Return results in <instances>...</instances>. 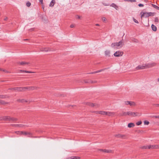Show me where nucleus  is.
<instances>
[{"label":"nucleus","mask_w":159,"mask_h":159,"mask_svg":"<svg viewBox=\"0 0 159 159\" xmlns=\"http://www.w3.org/2000/svg\"><path fill=\"white\" fill-rule=\"evenodd\" d=\"M124 45V40L122 39L118 42L113 43L111 47L113 48L118 49L121 48Z\"/></svg>","instance_id":"1"},{"label":"nucleus","mask_w":159,"mask_h":159,"mask_svg":"<svg viewBox=\"0 0 159 159\" xmlns=\"http://www.w3.org/2000/svg\"><path fill=\"white\" fill-rule=\"evenodd\" d=\"M32 87H18L12 88L11 89H13L17 91H25L26 89H29V90L33 89Z\"/></svg>","instance_id":"2"},{"label":"nucleus","mask_w":159,"mask_h":159,"mask_svg":"<svg viewBox=\"0 0 159 159\" xmlns=\"http://www.w3.org/2000/svg\"><path fill=\"white\" fill-rule=\"evenodd\" d=\"M149 65L148 64H144L142 65H140L137 66L135 68V70H136L145 69L148 68Z\"/></svg>","instance_id":"3"},{"label":"nucleus","mask_w":159,"mask_h":159,"mask_svg":"<svg viewBox=\"0 0 159 159\" xmlns=\"http://www.w3.org/2000/svg\"><path fill=\"white\" fill-rule=\"evenodd\" d=\"M1 119L10 122H13L17 120V119L16 118L11 117L10 116H3Z\"/></svg>","instance_id":"4"},{"label":"nucleus","mask_w":159,"mask_h":159,"mask_svg":"<svg viewBox=\"0 0 159 159\" xmlns=\"http://www.w3.org/2000/svg\"><path fill=\"white\" fill-rule=\"evenodd\" d=\"M129 116H131L132 117L139 116L141 115V113L138 112H132L129 111Z\"/></svg>","instance_id":"5"},{"label":"nucleus","mask_w":159,"mask_h":159,"mask_svg":"<svg viewBox=\"0 0 159 159\" xmlns=\"http://www.w3.org/2000/svg\"><path fill=\"white\" fill-rule=\"evenodd\" d=\"M141 15V18H147L148 19V21H149V12H141L140 13Z\"/></svg>","instance_id":"6"},{"label":"nucleus","mask_w":159,"mask_h":159,"mask_svg":"<svg viewBox=\"0 0 159 159\" xmlns=\"http://www.w3.org/2000/svg\"><path fill=\"white\" fill-rule=\"evenodd\" d=\"M125 103L126 105H129L131 106H134L136 105L135 103L134 102L132 101H125Z\"/></svg>","instance_id":"7"},{"label":"nucleus","mask_w":159,"mask_h":159,"mask_svg":"<svg viewBox=\"0 0 159 159\" xmlns=\"http://www.w3.org/2000/svg\"><path fill=\"white\" fill-rule=\"evenodd\" d=\"M123 52L120 51H116L114 54V56L116 57H119L122 56L123 54Z\"/></svg>","instance_id":"8"},{"label":"nucleus","mask_w":159,"mask_h":159,"mask_svg":"<svg viewBox=\"0 0 159 159\" xmlns=\"http://www.w3.org/2000/svg\"><path fill=\"white\" fill-rule=\"evenodd\" d=\"M150 149H159V145H150Z\"/></svg>","instance_id":"9"},{"label":"nucleus","mask_w":159,"mask_h":159,"mask_svg":"<svg viewBox=\"0 0 159 159\" xmlns=\"http://www.w3.org/2000/svg\"><path fill=\"white\" fill-rule=\"evenodd\" d=\"M41 51L47 52L48 51H50L52 50L48 48H42L40 49Z\"/></svg>","instance_id":"10"},{"label":"nucleus","mask_w":159,"mask_h":159,"mask_svg":"<svg viewBox=\"0 0 159 159\" xmlns=\"http://www.w3.org/2000/svg\"><path fill=\"white\" fill-rule=\"evenodd\" d=\"M129 111L127 112H122L120 114V116H129Z\"/></svg>","instance_id":"11"},{"label":"nucleus","mask_w":159,"mask_h":159,"mask_svg":"<svg viewBox=\"0 0 159 159\" xmlns=\"http://www.w3.org/2000/svg\"><path fill=\"white\" fill-rule=\"evenodd\" d=\"M88 105L92 107H98L99 106V105L96 104H93L91 103H88Z\"/></svg>","instance_id":"12"},{"label":"nucleus","mask_w":159,"mask_h":159,"mask_svg":"<svg viewBox=\"0 0 159 159\" xmlns=\"http://www.w3.org/2000/svg\"><path fill=\"white\" fill-rule=\"evenodd\" d=\"M114 114L115 113L114 112L106 111V115H107L109 116H112L114 115Z\"/></svg>","instance_id":"13"},{"label":"nucleus","mask_w":159,"mask_h":159,"mask_svg":"<svg viewBox=\"0 0 159 159\" xmlns=\"http://www.w3.org/2000/svg\"><path fill=\"white\" fill-rule=\"evenodd\" d=\"M12 126H14L15 127H23L25 125H15V124H12Z\"/></svg>","instance_id":"14"},{"label":"nucleus","mask_w":159,"mask_h":159,"mask_svg":"<svg viewBox=\"0 0 159 159\" xmlns=\"http://www.w3.org/2000/svg\"><path fill=\"white\" fill-rule=\"evenodd\" d=\"M110 6L114 8L115 9H116L117 10H118V6H117L116 4H115L114 3H112L111 5Z\"/></svg>","instance_id":"15"},{"label":"nucleus","mask_w":159,"mask_h":159,"mask_svg":"<svg viewBox=\"0 0 159 159\" xmlns=\"http://www.w3.org/2000/svg\"><path fill=\"white\" fill-rule=\"evenodd\" d=\"M151 28L152 30H153V31H157V27L155 25H153V24H152L151 25Z\"/></svg>","instance_id":"16"},{"label":"nucleus","mask_w":159,"mask_h":159,"mask_svg":"<svg viewBox=\"0 0 159 159\" xmlns=\"http://www.w3.org/2000/svg\"><path fill=\"white\" fill-rule=\"evenodd\" d=\"M55 2V0H52L49 4V6L52 7L54 6Z\"/></svg>","instance_id":"17"},{"label":"nucleus","mask_w":159,"mask_h":159,"mask_svg":"<svg viewBox=\"0 0 159 159\" xmlns=\"http://www.w3.org/2000/svg\"><path fill=\"white\" fill-rule=\"evenodd\" d=\"M18 133H21L22 134H24L25 135H27L28 134L30 135V132H22V131H18Z\"/></svg>","instance_id":"18"},{"label":"nucleus","mask_w":159,"mask_h":159,"mask_svg":"<svg viewBox=\"0 0 159 159\" xmlns=\"http://www.w3.org/2000/svg\"><path fill=\"white\" fill-rule=\"evenodd\" d=\"M135 126V125L134 123H130L128 124V127L129 128L133 127Z\"/></svg>","instance_id":"19"},{"label":"nucleus","mask_w":159,"mask_h":159,"mask_svg":"<svg viewBox=\"0 0 159 159\" xmlns=\"http://www.w3.org/2000/svg\"><path fill=\"white\" fill-rule=\"evenodd\" d=\"M125 136L124 135H122L120 134H118L115 135V136L117 138H123Z\"/></svg>","instance_id":"20"},{"label":"nucleus","mask_w":159,"mask_h":159,"mask_svg":"<svg viewBox=\"0 0 159 159\" xmlns=\"http://www.w3.org/2000/svg\"><path fill=\"white\" fill-rule=\"evenodd\" d=\"M156 65V63L152 62H150V68L155 66Z\"/></svg>","instance_id":"21"},{"label":"nucleus","mask_w":159,"mask_h":159,"mask_svg":"<svg viewBox=\"0 0 159 159\" xmlns=\"http://www.w3.org/2000/svg\"><path fill=\"white\" fill-rule=\"evenodd\" d=\"M105 55L106 56H108L109 57L110 56V52L109 50H106L105 52Z\"/></svg>","instance_id":"22"},{"label":"nucleus","mask_w":159,"mask_h":159,"mask_svg":"<svg viewBox=\"0 0 159 159\" xmlns=\"http://www.w3.org/2000/svg\"><path fill=\"white\" fill-rule=\"evenodd\" d=\"M80 157H78L71 156L68 158V159H79Z\"/></svg>","instance_id":"23"},{"label":"nucleus","mask_w":159,"mask_h":159,"mask_svg":"<svg viewBox=\"0 0 159 159\" xmlns=\"http://www.w3.org/2000/svg\"><path fill=\"white\" fill-rule=\"evenodd\" d=\"M20 72H25V73H34V72H32L31 71H27V70H20Z\"/></svg>","instance_id":"24"},{"label":"nucleus","mask_w":159,"mask_h":159,"mask_svg":"<svg viewBox=\"0 0 159 159\" xmlns=\"http://www.w3.org/2000/svg\"><path fill=\"white\" fill-rule=\"evenodd\" d=\"M106 111H100L99 114L103 115H106Z\"/></svg>","instance_id":"25"},{"label":"nucleus","mask_w":159,"mask_h":159,"mask_svg":"<svg viewBox=\"0 0 159 159\" xmlns=\"http://www.w3.org/2000/svg\"><path fill=\"white\" fill-rule=\"evenodd\" d=\"M19 63L20 64V65H22L28 64V63L24 61H22L21 62H19Z\"/></svg>","instance_id":"26"},{"label":"nucleus","mask_w":159,"mask_h":159,"mask_svg":"<svg viewBox=\"0 0 159 159\" xmlns=\"http://www.w3.org/2000/svg\"><path fill=\"white\" fill-rule=\"evenodd\" d=\"M150 6H152V7L153 8L156 9L157 7V6L156 5L150 3Z\"/></svg>","instance_id":"27"},{"label":"nucleus","mask_w":159,"mask_h":159,"mask_svg":"<svg viewBox=\"0 0 159 159\" xmlns=\"http://www.w3.org/2000/svg\"><path fill=\"white\" fill-rule=\"evenodd\" d=\"M141 148L143 149H149V146H144L141 147Z\"/></svg>","instance_id":"28"},{"label":"nucleus","mask_w":159,"mask_h":159,"mask_svg":"<svg viewBox=\"0 0 159 159\" xmlns=\"http://www.w3.org/2000/svg\"><path fill=\"white\" fill-rule=\"evenodd\" d=\"M155 14L156 13L155 12H150V16H154Z\"/></svg>","instance_id":"29"},{"label":"nucleus","mask_w":159,"mask_h":159,"mask_svg":"<svg viewBox=\"0 0 159 159\" xmlns=\"http://www.w3.org/2000/svg\"><path fill=\"white\" fill-rule=\"evenodd\" d=\"M26 6L28 7H29L31 5V3L30 2H28L26 3Z\"/></svg>","instance_id":"30"},{"label":"nucleus","mask_w":159,"mask_h":159,"mask_svg":"<svg viewBox=\"0 0 159 159\" xmlns=\"http://www.w3.org/2000/svg\"><path fill=\"white\" fill-rule=\"evenodd\" d=\"M142 121H139L136 123V124L137 125H139L142 124Z\"/></svg>","instance_id":"31"},{"label":"nucleus","mask_w":159,"mask_h":159,"mask_svg":"<svg viewBox=\"0 0 159 159\" xmlns=\"http://www.w3.org/2000/svg\"><path fill=\"white\" fill-rule=\"evenodd\" d=\"M144 123V125H148L149 124V122L147 120H145Z\"/></svg>","instance_id":"32"},{"label":"nucleus","mask_w":159,"mask_h":159,"mask_svg":"<svg viewBox=\"0 0 159 159\" xmlns=\"http://www.w3.org/2000/svg\"><path fill=\"white\" fill-rule=\"evenodd\" d=\"M104 69H102L99 70H98V71H96V72H97V73L101 72L104 70Z\"/></svg>","instance_id":"33"},{"label":"nucleus","mask_w":159,"mask_h":159,"mask_svg":"<svg viewBox=\"0 0 159 159\" xmlns=\"http://www.w3.org/2000/svg\"><path fill=\"white\" fill-rule=\"evenodd\" d=\"M133 20H134V22H135L136 23H139L138 21L136 19L134 18Z\"/></svg>","instance_id":"34"},{"label":"nucleus","mask_w":159,"mask_h":159,"mask_svg":"<svg viewBox=\"0 0 159 159\" xmlns=\"http://www.w3.org/2000/svg\"><path fill=\"white\" fill-rule=\"evenodd\" d=\"M127 1L131 2H136V0H128Z\"/></svg>","instance_id":"35"},{"label":"nucleus","mask_w":159,"mask_h":159,"mask_svg":"<svg viewBox=\"0 0 159 159\" xmlns=\"http://www.w3.org/2000/svg\"><path fill=\"white\" fill-rule=\"evenodd\" d=\"M93 112V113H95L96 114H99V111H93V112Z\"/></svg>","instance_id":"36"},{"label":"nucleus","mask_w":159,"mask_h":159,"mask_svg":"<svg viewBox=\"0 0 159 159\" xmlns=\"http://www.w3.org/2000/svg\"><path fill=\"white\" fill-rule=\"evenodd\" d=\"M102 20L103 21H105L106 20V18L105 17H102Z\"/></svg>","instance_id":"37"},{"label":"nucleus","mask_w":159,"mask_h":159,"mask_svg":"<svg viewBox=\"0 0 159 159\" xmlns=\"http://www.w3.org/2000/svg\"><path fill=\"white\" fill-rule=\"evenodd\" d=\"M27 135L28 136H27L29 137H32V134L30 133V135L28 134Z\"/></svg>","instance_id":"38"},{"label":"nucleus","mask_w":159,"mask_h":159,"mask_svg":"<svg viewBox=\"0 0 159 159\" xmlns=\"http://www.w3.org/2000/svg\"><path fill=\"white\" fill-rule=\"evenodd\" d=\"M103 151L104 152H109V151L108 150H105V149L103 150Z\"/></svg>","instance_id":"39"},{"label":"nucleus","mask_w":159,"mask_h":159,"mask_svg":"<svg viewBox=\"0 0 159 159\" xmlns=\"http://www.w3.org/2000/svg\"><path fill=\"white\" fill-rule=\"evenodd\" d=\"M138 6L139 7H142L143 6V5L142 4H139L138 5Z\"/></svg>","instance_id":"40"},{"label":"nucleus","mask_w":159,"mask_h":159,"mask_svg":"<svg viewBox=\"0 0 159 159\" xmlns=\"http://www.w3.org/2000/svg\"><path fill=\"white\" fill-rule=\"evenodd\" d=\"M95 73H97V72H96V71H94V72H91L89 74H95Z\"/></svg>","instance_id":"41"},{"label":"nucleus","mask_w":159,"mask_h":159,"mask_svg":"<svg viewBox=\"0 0 159 159\" xmlns=\"http://www.w3.org/2000/svg\"><path fill=\"white\" fill-rule=\"evenodd\" d=\"M153 117L156 118H159V116H154Z\"/></svg>","instance_id":"42"},{"label":"nucleus","mask_w":159,"mask_h":159,"mask_svg":"<svg viewBox=\"0 0 159 159\" xmlns=\"http://www.w3.org/2000/svg\"><path fill=\"white\" fill-rule=\"evenodd\" d=\"M39 1L42 4H43V0H39Z\"/></svg>","instance_id":"43"},{"label":"nucleus","mask_w":159,"mask_h":159,"mask_svg":"<svg viewBox=\"0 0 159 159\" xmlns=\"http://www.w3.org/2000/svg\"><path fill=\"white\" fill-rule=\"evenodd\" d=\"M4 104V102L1 100H0V104Z\"/></svg>","instance_id":"44"},{"label":"nucleus","mask_w":159,"mask_h":159,"mask_svg":"<svg viewBox=\"0 0 159 159\" xmlns=\"http://www.w3.org/2000/svg\"><path fill=\"white\" fill-rule=\"evenodd\" d=\"M133 41L135 42H136V43H137L138 42V40L137 39H134V40H133Z\"/></svg>","instance_id":"45"},{"label":"nucleus","mask_w":159,"mask_h":159,"mask_svg":"<svg viewBox=\"0 0 159 159\" xmlns=\"http://www.w3.org/2000/svg\"><path fill=\"white\" fill-rule=\"evenodd\" d=\"M158 18H155V22H158Z\"/></svg>","instance_id":"46"},{"label":"nucleus","mask_w":159,"mask_h":159,"mask_svg":"<svg viewBox=\"0 0 159 159\" xmlns=\"http://www.w3.org/2000/svg\"><path fill=\"white\" fill-rule=\"evenodd\" d=\"M4 98L3 96L0 95V98Z\"/></svg>","instance_id":"47"},{"label":"nucleus","mask_w":159,"mask_h":159,"mask_svg":"<svg viewBox=\"0 0 159 159\" xmlns=\"http://www.w3.org/2000/svg\"><path fill=\"white\" fill-rule=\"evenodd\" d=\"M74 27V25H70V27L71 28H73V27Z\"/></svg>","instance_id":"48"},{"label":"nucleus","mask_w":159,"mask_h":159,"mask_svg":"<svg viewBox=\"0 0 159 159\" xmlns=\"http://www.w3.org/2000/svg\"><path fill=\"white\" fill-rule=\"evenodd\" d=\"M18 131L16 132V133L18 134H22L21 133H20L19 132L18 133Z\"/></svg>","instance_id":"49"},{"label":"nucleus","mask_w":159,"mask_h":159,"mask_svg":"<svg viewBox=\"0 0 159 159\" xmlns=\"http://www.w3.org/2000/svg\"><path fill=\"white\" fill-rule=\"evenodd\" d=\"M156 9L159 10V7L157 6Z\"/></svg>","instance_id":"50"},{"label":"nucleus","mask_w":159,"mask_h":159,"mask_svg":"<svg viewBox=\"0 0 159 159\" xmlns=\"http://www.w3.org/2000/svg\"><path fill=\"white\" fill-rule=\"evenodd\" d=\"M77 18L78 19H80V16L77 15Z\"/></svg>","instance_id":"51"},{"label":"nucleus","mask_w":159,"mask_h":159,"mask_svg":"<svg viewBox=\"0 0 159 159\" xmlns=\"http://www.w3.org/2000/svg\"><path fill=\"white\" fill-rule=\"evenodd\" d=\"M19 101H20L21 102H23L24 101V100L22 99V100H20Z\"/></svg>","instance_id":"52"},{"label":"nucleus","mask_w":159,"mask_h":159,"mask_svg":"<svg viewBox=\"0 0 159 159\" xmlns=\"http://www.w3.org/2000/svg\"><path fill=\"white\" fill-rule=\"evenodd\" d=\"M95 25L96 26H99V25L98 24H96Z\"/></svg>","instance_id":"53"},{"label":"nucleus","mask_w":159,"mask_h":159,"mask_svg":"<svg viewBox=\"0 0 159 159\" xmlns=\"http://www.w3.org/2000/svg\"><path fill=\"white\" fill-rule=\"evenodd\" d=\"M156 106L158 107L159 106V104H155Z\"/></svg>","instance_id":"54"},{"label":"nucleus","mask_w":159,"mask_h":159,"mask_svg":"<svg viewBox=\"0 0 159 159\" xmlns=\"http://www.w3.org/2000/svg\"><path fill=\"white\" fill-rule=\"evenodd\" d=\"M7 18H5L4 19V20H7Z\"/></svg>","instance_id":"55"},{"label":"nucleus","mask_w":159,"mask_h":159,"mask_svg":"<svg viewBox=\"0 0 159 159\" xmlns=\"http://www.w3.org/2000/svg\"><path fill=\"white\" fill-rule=\"evenodd\" d=\"M158 81L159 82V78L158 79Z\"/></svg>","instance_id":"56"},{"label":"nucleus","mask_w":159,"mask_h":159,"mask_svg":"<svg viewBox=\"0 0 159 159\" xmlns=\"http://www.w3.org/2000/svg\"><path fill=\"white\" fill-rule=\"evenodd\" d=\"M42 7H43V6Z\"/></svg>","instance_id":"57"},{"label":"nucleus","mask_w":159,"mask_h":159,"mask_svg":"<svg viewBox=\"0 0 159 159\" xmlns=\"http://www.w3.org/2000/svg\"><path fill=\"white\" fill-rule=\"evenodd\" d=\"M3 71H5V70H3Z\"/></svg>","instance_id":"58"},{"label":"nucleus","mask_w":159,"mask_h":159,"mask_svg":"<svg viewBox=\"0 0 159 159\" xmlns=\"http://www.w3.org/2000/svg\"><path fill=\"white\" fill-rule=\"evenodd\" d=\"M0 70H2L1 69H0Z\"/></svg>","instance_id":"59"},{"label":"nucleus","mask_w":159,"mask_h":159,"mask_svg":"<svg viewBox=\"0 0 159 159\" xmlns=\"http://www.w3.org/2000/svg\"><path fill=\"white\" fill-rule=\"evenodd\" d=\"M158 125L159 126V124H158Z\"/></svg>","instance_id":"60"}]
</instances>
